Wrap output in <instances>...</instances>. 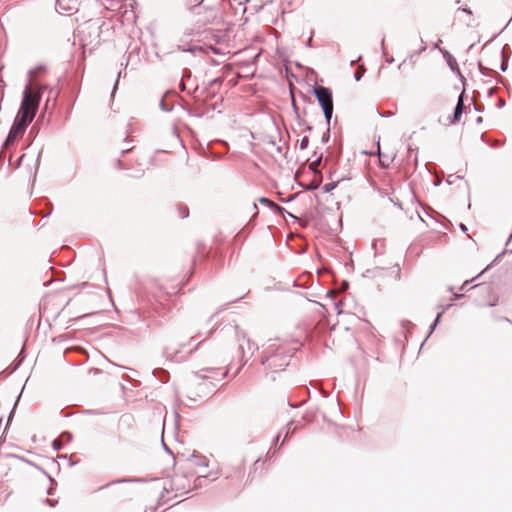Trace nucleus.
<instances>
[{
	"label": "nucleus",
	"instance_id": "nucleus-1",
	"mask_svg": "<svg viewBox=\"0 0 512 512\" xmlns=\"http://www.w3.org/2000/svg\"><path fill=\"white\" fill-rule=\"evenodd\" d=\"M297 348L287 345H269L261 356V364L265 367V378L269 381L276 380V374L285 370L290 364L291 358L296 353Z\"/></svg>",
	"mask_w": 512,
	"mask_h": 512
},
{
	"label": "nucleus",
	"instance_id": "nucleus-2",
	"mask_svg": "<svg viewBox=\"0 0 512 512\" xmlns=\"http://www.w3.org/2000/svg\"><path fill=\"white\" fill-rule=\"evenodd\" d=\"M217 476L213 474L209 475H198L192 482L187 474L175 473L168 481L163 485V492L160 494L158 502L159 504L164 503L163 498L165 493L170 491L176 492L175 497L187 494L193 489L201 488L206 485L207 480L214 481Z\"/></svg>",
	"mask_w": 512,
	"mask_h": 512
},
{
	"label": "nucleus",
	"instance_id": "nucleus-3",
	"mask_svg": "<svg viewBox=\"0 0 512 512\" xmlns=\"http://www.w3.org/2000/svg\"><path fill=\"white\" fill-rule=\"evenodd\" d=\"M46 85L33 82L31 79L25 85L17 116L32 122L38 112L40 101Z\"/></svg>",
	"mask_w": 512,
	"mask_h": 512
},
{
	"label": "nucleus",
	"instance_id": "nucleus-4",
	"mask_svg": "<svg viewBox=\"0 0 512 512\" xmlns=\"http://www.w3.org/2000/svg\"><path fill=\"white\" fill-rule=\"evenodd\" d=\"M46 85L33 82L31 79L25 85L17 116L32 122L38 112L40 101Z\"/></svg>",
	"mask_w": 512,
	"mask_h": 512
},
{
	"label": "nucleus",
	"instance_id": "nucleus-5",
	"mask_svg": "<svg viewBox=\"0 0 512 512\" xmlns=\"http://www.w3.org/2000/svg\"><path fill=\"white\" fill-rule=\"evenodd\" d=\"M231 327L234 330L235 336L237 338L236 352L233 355V359H237V361L240 363V367L235 372V375H237L241 367L244 366L248 359L253 355L254 344L251 343L250 339H248L244 333L240 336L238 326L236 324L232 325Z\"/></svg>",
	"mask_w": 512,
	"mask_h": 512
},
{
	"label": "nucleus",
	"instance_id": "nucleus-6",
	"mask_svg": "<svg viewBox=\"0 0 512 512\" xmlns=\"http://www.w3.org/2000/svg\"><path fill=\"white\" fill-rule=\"evenodd\" d=\"M244 462V459H240L234 464H231L229 468H226L225 479L229 480V487L231 492H238L243 487L242 484L244 479Z\"/></svg>",
	"mask_w": 512,
	"mask_h": 512
},
{
	"label": "nucleus",
	"instance_id": "nucleus-7",
	"mask_svg": "<svg viewBox=\"0 0 512 512\" xmlns=\"http://www.w3.org/2000/svg\"><path fill=\"white\" fill-rule=\"evenodd\" d=\"M321 109L334 107L333 91L330 87L315 84L311 89Z\"/></svg>",
	"mask_w": 512,
	"mask_h": 512
},
{
	"label": "nucleus",
	"instance_id": "nucleus-8",
	"mask_svg": "<svg viewBox=\"0 0 512 512\" xmlns=\"http://www.w3.org/2000/svg\"><path fill=\"white\" fill-rule=\"evenodd\" d=\"M30 123L31 122H28V120L16 115L13 124L8 132V135L2 145V148L5 149L8 145L13 143L18 137L23 135Z\"/></svg>",
	"mask_w": 512,
	"mask_h": 512
},
{
	"label": "nucleus",
	"instance_id": "nucleus-9",
	"mask_svg": "<svg viewBox=\"0 0 512 512\" xmlns=\"http://www.w3.org/2000/svg\"><path fill=\"white\" fill-rule=\"evenodd\" d=\"M186 469L189 470L191 476L203 475L202 470L208 467V462L205 457L197 455L193 452L191 455L185 458Z\"/></svg>",
	"mask_w": 512,
	"mask_h": 512
},
{
	"label": "nucleus",
	"instance_id": "nucleus-10",
	"mask_svg": "<svg viewBox=\"0 0 512 512\" xmlns=\"http://www.w3.org/2000/svg\"><path fill=\"white\" fill-rule=\"evenodd\" d=\"M291 424L292 422H289L287 423L286 425V428H287V431H286V434L282 440V442L279 444V441H280V438H281V432H278L272 439V443H271V448L270 450L267 452V460H271L273 459L277 453L280 451V449L282 448V446L288 442L289 438L291 437V435L294 433L295 429H291Z\"/></svg>",
	"mask_w": 512,
	"mask_h": 512
},
{
	"label": "nucleus",
	"instance_id": "nucleus-11",
	"mask_svg": "<svg viewBox=\"0 0 512 512\" xmlns=\"http://www.w3.org/2000/svg\"><path fill=\"white\" fill-rule=\"evenodd\" d=\"M185 345H182L181 347H176L173 345L166 346L163 350V355L167 360L180 363L187 359V355L191 353L193 350L190 349L187 353H184L183 347Z\"/></svg>",
	"mask_w": 512,
	"mask_h": 512
},
{
	"label": "nucleus",
	"instance_id": "nucleus-12",
	"mask_svg": "<svg viewBox=\"0 0 512 512\" xmlns=\"http://www.w3.org/2000/svg\"><path fill=\"white\" fill-rule=\"evenodd\" d=\"M253 225H250L249 223L246 224L240 231L236 233V235L233 238V245H242L247 236L249 235L250 231L252 230Z\"/></svg>",
	"mask_w": 512,
	"mask_h": 512
},
{
	"label": "nucleus",
	"instance_id": "nucleus-13",
	"mask_svg": "<svg viewBox=\"0 0 512 512\" xmlns=\"http://www.w3.org/2000/svg\"><path fill=\"white\" fill-rule=\"evenodd\" d=\"M439 52L442 54L446 64L450 68L452 72H456V69L458 68L457 61L455 57L445 48L439 49Z\"/></svg>",
	"mask_w": 512,
	"mask_h": 512
},
{
	"label": "nucleus",
	"instance_id": "nucleus-14",
	"mask_svg": "<svg viewBox=\"0 0 512 512\" xmlns=\"http://www.w3.org/2000/svg\"><path fill=\"white\" fill-rule=\"evenodd\" d=\"M222 311L219 309L217 310L208 320V324L212 325V327L209 329L208 333H211L212 331H214L215 329H217L219 327V325L221 324L222 320H223V317H222Z\"/></svg>",
	"mask_w": 512,
	"mask_h": 512
},
{
	"label": "nucleus",
	"instance_id": "nucleus-15",
	"mask_svg": "<svg viewBox=\"0 0 512 512\" xmlns=\"http://www.w3.org/2000/svg\"><path fill=\"white\" fill-rule=\"evenodd\" d=\"M507 253H510L512 254V249L508 250L507 248H505L504 250H502L495 258L494 260L488 264L475 278H479L480 276H482L485 272H487L488 270H490L496 263H498L502 257L507 254Z\"/></svg>",
	"mask_w": 512,
	"mask_h": 512
},
{
	"label": "nucleus",
	"instance_id": "nucleus-16",
	"mask_svg": "<svg viewBox=\"0 0 512 512\" xmlns=\"http://www.w3.org/2000/svg\"><path fill=\"white\" fill-rule=\"evenodd\" d=\"M464 112V107H461L460 105H455L453 109V113L449 116V122L450 124H457L460 122L462 114Z\"/></svg>",
	"mask_w": 512,
	"mask_h": 512
},
{
	"label": "nucleus",
	"instance_id": "nucleus-17",
	"mask_svg": "<svg viewBox=\"0 0 512 512\" xmlns=\"http://www.w3.org/2000/svg\"><path fill=\"white\" fill-rule=\"evenodd\" d=\"M260 462H261V457L259 456V457H257V459L254 461V463H253V467H252V469H251V470L249 471V473H248V479L253 480V479H254V477H255V474L257 473V471H258V469H259V468H261L260 473L265 469V463L263 462V463H261V464H260Z\"/></svg>",
	"mask_w": 512,
	"mask_h": 512
},
{
	"label": "nucleus",
	"instance_id": "nucleus-18",
	"mask_svg": "<svg viewBox=\"0 0 512 512\" xmlns=\"http://www.w3.org/2000/svg\"><path fill=\"white\" fill-rule=\"evenodd\" d=\"M441 320H442L441 313H437L435 319L433 320V322L429 326L428 333H427L425 339L422 342V346H424V344L426 343L427 339L433 334V332L435 331L437 326L440 324Z\"/></svg>",
	"mask_w": 512,
	"mask_h": 512
},
{
	"label": "nucleus",
	"instance_id": "nucleus-19",
	"mask_svg": "<svg viewBox=\"0 0 512 512\" xmlns=\"http://www.w3.org/2000/svg\"><path fill=\"white\" fill-rule=\"evenodd\" d=\"M153 376L159 379L162 383H166L169 380V372L162 368H156L152 372Z\"/></svg>",
	"mask_w": 512,
	"mask_h": 512
},
{
	"label": "nucleus",
	"instance_id": "nucleus-20",
	"mask_svg": "<svg viewBox=\"0 0 512 512\" xmlns=\"http://www.w3.org/2000/svg\"><path fill=\"white\" fill-rule=\"evenodd\" d=\"M325 119V124L328 130H331V120L333 117L334 107L321 109Z\"/></svg>",
	"mask_w": 512,
	"mask_h": 512
},
{
	"label": "nucleus",
	"instance_id": "nucleus-21",
	"mask_svg": "<svg viewBox=\"0 0 512 512\" xmlns=\"http://www.w3.org/2000/svg\"><path fill=\"white\" fill-rule=\"evenodd\" d=\"M313 156H315L316 158H314V160L312 162H310L309 164V169L313 172V173H316V166L320 165L322 160H323V153H317V151L314 152Z\"/></svg>",
	"mask_w": 512,
	"mask_h": 512
},
{
	"label": "nucleus",
	"instance_id": "nucleus-22",
	"mask_svg": "<svg viewBox=\"0 0 512 512\" xmlns=\"http://www.w3.org/2000/svg\"><path fill=\"white\" fill-rule=\"evenodd\" d=\"M142 481L140 478H121V479H117L115 481H112L102 487H100V489H103V488H106L110 485H113V484H119V483H132V482H140Z\"/></svg>",
	"mask_w": 512,
	"mask_h": 512
},
{
	"label": "nucleus",
	"instance_id": "nucleus-23",
	"mask_svg": "<svg viewBox=\"0 0 512 512\" xmlns=\"http://www.w3.org/2000/svg\"><path fill=\"white\" fill-rule=\"evenodd\" d=\"M189 208L187 205L181 204L177 207V215L181 219H186L189 217Z\"/></svg>",
	"mask_w": 512,
	"mask_h": 512
},
{
	"label": "nucleus",
	"instance_id": "nucleus-24",
	"mask_svg": "<svg viewBox=\"0 0 512 512\" xmlns=\"http://www.w3.org/2000/svg\"><path fill=\"white\" fill-rule=\"evenodd\" d=\"M478 69L479 72L484 76L492 77L494 76V73H496L495 70L485 67L481 62L478 63Z\"/></svg>",
	"mask_w": 512,
	"mask_h": 512
},
{
	"label": "nucleus",
	"instance_id": "nucleus-25",
	"mask_svg": "<svg viewBox=\"0 0 512 512\" xmlns=\"http://www.w3.org/2000/svg\"><path fill=\"white\" fill-rule=\"evenodd\" d=\"M339 184H340V181H331L322 187L323 192L331 193L334 189H336L338 187Z\"/></svg>",
	"mask_w": 512,
	"mask_h": 512
},
{
	"label": "nucleus",
	"instance_id": "nucleus-26",
	"mask_svg": "<svg viewBox=\"0 0 512 512\" xmlns=\"http://www.w3.org/2000/svg\"><path fill=\"white\" fill-rule=\"evenodd\" d=\"M299 392L304 393L306 395V398L303 401H301V403L298 404V405H294L290 401H288V405L290 407H292V408L299 407L300 405L304 404L306 402V400L309 398L310 391H309V389L307 387H300L299 388Z\"/></svg>",
	"mask_w": 512,
	"mask_h": 512
},
{
	"label": "nucleus",
	"instance_id": "nucleus-27",
	"mask_svg": "<svg viewBox=\"0 0 512 512\" xmlns=\"http://www.w3.org/2000/svg\"><path fill=\"white\" fill-rule=\"evenodd\" d=\"M298 185L301 186L306 191H315V190H317L320 187V183L319 182H310L307 185L298 183Z\"/></svg>",
	"mask_w": 512,
	"mask_h": 512
},
{
	"label": "nucleus",
	"instance_id": "nucleus-28",
	"mask_svg": "<svg viewBox=\"0 0 512 512\" xmlns=\"http://www.w3.org/2000/svg\"><path fill=\"white\" fill-rule=\"evenodd\" d=\"M160 108L162 111H165V112H170L172 109H173V104H168L166 102V98L165 96L162 97V99L160 100Z\"/></svg>",
	"mask_w": 512,
	"mask_h": 512
},
{
	"label": "nucleus",
	"instance_id": "nucleus-29",
	"mask_svg": "<svg viewBox=\"0 0 512 512\" xmlns=\"http://www.w3.org/2000/svg\"><path fill=\"white\" fill-rule=\"evenodd\" d=\"M493 77L495 78V80L497 81L498 84H501V85L505 86L506 88H509L508 80L505 77L501 76L497 72L494 73Z\"/></svg>",
	"mask_w": 512,
	"mask_h": 512
},
{
	"label": "nucleus",
	"instance_id": "nucleus-30",
	"mask_svg": "<svg viewBox=\"0 0 512 512\" xmlns=\"http://www.w3.org/2000/svg\"><path fill=\"white\" fill-rule=\"evenodd\" d=\"M258 201H259V203H260V204H262V205H264V206H267V207H268V208H270L271 210H272V209H273V207H274V202H273L271 199H269L268 197H264V196H262V197H260V198H259V200H258Z\"/></svg>",
	"mask_w": 512,
	"mask_h": 512
},
{
	"label": "nucleus",
	"instance_id": "nucleus-31",
	"mask_svg": "<svg viewBox=\"0 0 512 512\" xmlns=\"http://www.w3.org/2000/svg\"><path fill=\"white\" fill-rule=\"evenodd\" d=\"M481 140H482L483 142H485L486 144H488L489 146H491V147H498V146L502 145V143H501V142H498V141H490V140L488 139V137L486 136V134H485V133H483V134L481 135Z\"/></svg>",
	"mask_w": 512,
	"mask_h": 512
},
{
	"label": "nucleus",
	"instance_id": "nucleus-32",
	"mask_svg": "<svg viewBox=\"0 0 512 512\" xmlns=\"http://www.w3.org/2000/svg\"><path fill=\"white\" fill-rule=\"evenodd\" d=\"M470 289H481L483 292L489 293L491 291V285L487 283L477 284Z\"/></svg>",
	"mask_w": 512,
	"mask_h": 512
},
{
	"label": "nucleus",
	"instance_id": "nucleus-33",
	"mask_svg": "<svg viewBox=\"0 0 512 512\" xmlns=\"http://www.w3.org/2000/svg\"><path fill=\"white\" fill-rule=\"evenodd\" d=\"M364 72H365V68L364 67H361V68L357 69L354 72V75H353L354 80L357 81V82L360 81L362 79L363 75H364Z\"/></svg>",
	"mask_w": 512,
	"mask_h": 512
},
{
	"label": "nucleus",
	"instance_id": "nucleus-34",
	"mask_svg": "<svg viewBox=\"0 0 512 512\" xmlns=\"http://www.w3.org/2000/svg\"><path fill=\"white\" fill-rule=\"evenodd\" d=\"M309 145V137L308 136H303L301 138V140L299 141V149L300 150H304L308 147Z\"/></svg>",
	"mask_w": 512,
	"mask_h": 512
},
{
	"label": "nucleus",
	"instance_id": "nucleus-35",
	"mask_svg": "<svg viewBox=\"0 0 512 512\" xmlns=\"http://www.w3.org/2000/svg\"><path fill=\"white\" fill-rule=\"evenodd\" d=\"M401 326L408 332L409 330L413 329L414 324L410 320H402Z\"/></svg>",
	"mask_w": 512,
	"mask_h": 512
},
{
	"label": "nucleus",
	"instance_id": "nucleus-36",
	"mask_svg": "<svg viewBox=\"0 0 512 512\" xmlns=\"http://www.w3.org/2000/svg\"><path fill=\"white\" fill-rule=\"evenodd\" d=\"M330 137H331V130H328L326 128L325 132L323 133V135L321 137V142L323 144H327L330 141Z\"/></svg>",
	"mask_w": 512,
	"mask_h": 512
},
{
	"label": "nucleus",
	"instance_id": "nucleus-37",
	"mask_svg": "<svg viewBox=\"0 0 512 512\" xmlns=\"http://www.w3.org/2000/svg\"><path fill=\"white\" fill-rule=\"evenodd\" d=\"M465 99H466V94H465V91H462L458 98H457V102H456V105H460L461 107H464V103H465Z\"/></svg>",
	"mask_w": 512,
	"mask_h": 512
},
{
	"label": "nucleus",
	"instance_id": "nucleus-38",
	"mask_svg": "<svg viewBox=\"0 0 512 512\" xmlns=\"http://www.w3.org/2000/svg\"><path fill=\"white\" fill-rule=\"evenodd\" d=\"M419 40L421 42V47H419L418 50H415V54H422L427 49L426 43L424 42L423 38L420 35H419Z\"/></svg>",
	"mask_w": 512,
	"mask_h": 512
},
{
	"label": "nucleus",
	"instance_id": "nucleus-39",
	"mask_svg": "<svg viewBox=\"0 0 512 512\" xmlns=\"http://www.w3.org/2000/svg\"><path fill=\"white\" fill-rule=\"evenodd\" d=\"M210 386H213L214 387V384L211 382V381H208V380H204L201 384H200V387H201V390H208V392L211 391L210 389Z\"/></svg>",
	"mask_w": 512,
	"mask_h": 512
},
{
	"label": "nucleus",
	"instance_id": "nucleus-40",
	"mask_svg": "<svg viewBox=\"0 0 512 512\" xmlns=\"http://www.w3.org/2000/svg\"><path fill=\"white\" fill-rule=\"evenodd\" d=\"M59 439L63 442V441H66V442H70L72 440V434L70 432H63Z\"/></svg>",
	"mask_w": 512,
	"mask_h": 512
},
{
	"label": "nucleus",
	"instance_id": "nucleus-41",
	"mask_svg": "<svg viewBox=\"0 0 512 512\" xmlns=\"http://www.w3.org/2000/svg\"><path fill=\"white\" fill-rule=\"evenodd\" d=\"M52 447L59 451L63 448V443L60 439H55L53 442H52Z\"/></svg>",
	"mask_w": 512,
	"mask_h": 512
},
{
	"label": "nucleus",
	"instance_id": "nucleus-42",
	"mask_svg": "<svg viewBox=\"0 0 512 512\" xmlns=\"http://www.w3.org/2000/svg\"><path fill=\"white\" fill-rule=\"evenodd\" d=\"M508 69V59L506 57H503L500 63V70L502 72H506Z\"/></svg>",
	"mask_w": 512,
	"mask_h": 512
},
{
	"label": "nucleus",
	"instance_id": "nucleus-43",
	"mask_svg": "<svg viewBox=\"0 0 512 512\" xmlns=\"http://www.w3.org/2000/svg\"><path fill=\"white\" fill-rule=\"evenodd\" d=\"M376 113L382 118H390L394 115L393 112H382L378 108H376Z\"/></svg>",
	"mask_w": 512,
	"mask_h": 512
},
{
	"label": "nucleus",
	"instance_id": "nucleus-44",
	"mask_svg": "<svg viewBox=\"0 0 512 512\" xmlns=\"http://www.w3.org/2000/svg\"><path fill=\"white\" fill-rule=\"evenodd\" d=\"M452 307V304H447L445 306L443 305H437V309H440V311L438 313H441V317L443 316V314L449 310L450 308Z\"/></svg>",
	"mask_w": 512,
	"mask_h": 512
},
{
	"label": "nucleus",
	"instance_id": "nucleus-45",
	"mask_svg": "<svg viewBox=\"0 0 512 512\" xmlns=\"http://www.w3.org/2000/svg\"><path fill=\"white\" fill-rule=\"evenodd\" d=\"M456 74V76L458 77V79L461 81L462 85L465 86L466 84V79L464 77V75L461 73L459 67L456 69V72H454Z\"/></svg>",
	"mask_w": 512,
	"mask_h": 512
},
{
	"label": "nucleus",
	"instance_id": "nucleus-46",
	"mask_svg": "<svg viewBox=\"0 0 512 512\" xmlns=\"http://www.w3.org/2000/svg\"><path fill=\"white\" fill-rule=\"evenodd\" d=\"M272 210L277 212V213H279V214H284V213L287 212V210L284 207H282V206H280V205H278L276 203H274V207H273Z\"/></svg>",
	"mask_w": 512,
	"mask_h": 512
},
{
	"label": "nucleus",
	"instance_id": "nucleus-47",
	"mask_svg": "<svg viewBox=\"0 0 512 512\" xmlns=\"http://www.w3.org/2000/svg\"><path fill=\"white\" fill-rule=\"evenodd\" d=\"M201 7H206V5H205V0H200V1H199V3H198V5H195V6L192 8V10L194 11V13L199 14V13H200V12H199V9H200Z\"/></svg>",
	"mask_w": 512,
	"mask_h": 512
},
{
	"label": "nucleus",
	"instance_id": "nucleus-48",
	"mask_svg": "<svg viewBox=\"0 0 512 512\" xmlns=\"http://www.w3.org/2000/svg\"><path fill=\"white\" fill-rule=\"evenodd\" d=\"M474 110H475L476 112H478V113H482V112H484V110H485V106H484V104H483V103H479V104L474 103Z\"/></svg>",
	"mask_w": 512,
	"mask_h": 512
},
{
	"label": "nucleus",
	"instance_id": "nucleus-49",
	"mask_svg": "<svg viewBox=\"0 0 512 512\" xmlns=\"http://www.w3.org/2000/svg\"><path fill=\"white\" fill-rule=\"evenodd\" d=\"M43 69H44L43 66H38V67H36L34 69L29 70L28 74H29L30 77H33L36 73L42 71Z\"/></svg>",
	"mask_w": 512,
	"mask_h": 512
},
{
	"label": "nucleus",
	"instance_id": "nucleus-50",
	"mask_svg": "<svg viewBox=\"0 0 512 512\" xmlns=\"http://www.w3.org/2000/svg\"><path fill=\"white\" fill-rule=\"evenodd\" d=\"M381 53L385 57L388 55V51H387V48L385 46V37H383L382 40H381Z\"/></svg>",
	"mask_w": 512,
	"mask_h": 512
},
{
	"label": "nucleus",
	"instance_id": "nucleus-51",
	"mask_svg": "<svg viewBox=\"0 0 512 512\" xmlns=\"http://www.w3.org/2000/svg\"><path fill=\"white\" fill-rule=\"evenodd\" d=\"M44 502H45L46 504H48L49 506H51V507H55V506L57 505V503H58V500H56V499H49V498H46V499L44 500Z\"/></svg>",
	"mask_w": 512,
	"mask_h": 512
},
{
	"label": "nucleus",
	"instance_id": "nucleus-52",
	"mask_svg": "<svg viewBox=\"0 0 512 512\" xmlns=\"http://www.w3.org/2000/svg\"><path fill=\"white\" fill-rule=\"evenodd\" d=\"M295 119H296L298 126H300V127H303L307 123L304 119L301 118L300 115H296Z\"/></svg>",
	"mask_w": 512,
	"mask_h": 512
},
{
	"label": "nucleus",
	"instance_id": "nucleus-53",
	"mask_svg": "<svg viewBox=\"0 0 512 512\" xmlns=\"http://www.w3.org/2000/svg\"><path fill=\"white\" fill-rule=\"evenodd\" d=\"M505 105H506V101H505L503 98H500V99L498 100L497 104H496V107H497L498 109H502V108H504V107H505Z\"/></svg>",
	"mask_w": 512,
	"mask_h": 512
},
{
	"label": "nucleus",
	"instance_id": "nucleus-54",
	"mask_svg": "<svg viewBox=\"0 0 512 512\" xmlns=\"http://www.w3.org/2000/svg\"><path fill=\"white\" fill-rule=\"evenodd\" d=\"M389 200H390V202H392L395 206H397L401 210L403 209L402 203L398 199L394 200L393 198L390 197Z\"/></svg>",
	"mask_w": 512,
	"mask_h": 512
},
{
	"label": "nucleus",
	"instance_id": "nucleus-55",
	"mask_svg": "<svg viewBox=\"0 0 512 512\" xmlns=\"http://www.w3.org/2000/svg\"><path fill=\"white\" fill-rule=\"evenodd\" d=\"M292 108H293V111L295 113V116L296 115H300V113H299V106L296 104V102L294 100H292Z\"/></svg>",
	"mask_w": 512,
	"mask_h": 512
},
{
	"label": "nucleus",
	"instance_id": "nucleus-56",
	"mask_svg": "<svg viewBox=\"0 0 512 512\" xmlns=\"http://www.w3.org/2000/svg\"><path fill=\"white\" fill-rule=\"evenodd\" d=\"M83 413L85 414H90V415H99V414H102V412L98 411V410H84Z\"/></svg>",
	"mask_w": 512,
	"mask_h": 512
},
{
	"label": "nucleus",
	"instance_id": "nucleus-57",
	"mask_svg": "<svg viewBox=\"0 0 512 512\" xmlns=\"http://www.w3.org/2000/svg\"><path fill=\"white\" fill-rule=\"evenodd\" d=\"M458 11H462V12L468 14V15H472V10L469 7H467V6L459 8Z\"/></svg>",
	"mask_w": 512,
	"mask_h": 512
},
{
	"label": "nucleus",
	"instance_id": "nucleus-58",
	"mask_svg": "<svg viewBox=\"0 0 512 512\" xmlns=\"http://www.w3.org/2000/svg\"><path fill=\"white\" fill-rule=\"evenodd\" d=\"M458 226H459V228H460V230H461L462 232H464V233H466V234H467V232H468V227H467L464 223H462V222H461V223H459V225H458Z\"/></svg>",
	"mask_w": 512,
	"mask_h": 512
},
{
	"label": "nucleus",
	"instance_id": "nucleus-59",
	"mask_svg": "<svg viewBox=\"0 0 512 512\" xmlns=\"http://www.w3.org/2000/svg\"><path fill=\"white\" fill-rule=\"evenodd\" d=\"M303 127H304V131H306V132L311 133L313 131V126L308 123H306V125H304Z\"/></svg>",
	"mask_w": 512,
	"mask_h": 512
},
{
	"label": "nucleus",
	"instance_id": "nucleus-60",
	"mask_svg": "<svg viewBox=\"0 0 512 512\" xmlns=\"http://www.w3.org/2000/svg\"><path fill=\"white\" fill-rule=\"evenodd\" d=\"M248 134H251V132L247 128L241 129V136L247 137Z\"/></svg>",
	"mask_w": 512,
	"mask_h": 512
},
{
	"label": "nucleus",
	"instance_id": "nucleus-61",
	"mask_svg": "<svg viewBox=\"0 0 512 512\" xmlns=\"http://www.w3.org/2000/svg\"><path fill=\"white\" fill-rule=\"evenodd\" d=\"M497 88L496 87H492L488 90V97H492L493 94L496 92Z\"/></svg>",
	"mask_w": 512,
	"mask_h": 512
},
{
	"label": "nucleus",
	"instance_id": "nucleus-62",
	"mask_svg": "<svg viewBox=\"0 0 512 512\" xmlns=\"http://www.w3.org/2000/svg\"><path fill=\"white\" fill-rule=\"evenodd\" d=\"M473 280H474V279L466 280V281L462 284V286L460 287V289H461V290H464L465 288H467V285H468L469 283H471Z\"/></svg>",
	"mask_w": 512,
	"mask_h": 512
},
{
	"label": "nucleus",
	"instance_id": "nucleus-63",
	"mask_svg": "<svg viewBox=\"0 0 512 512\" xmlns=\"http://www.w3.org/2000/svg\"><path fill=\"white\" fill-rule=\"evenodd\" d=\"M506 49H510L507 44H505L501 50V57H505Z\"/></svg>",
	"mask_w": 512,
	"mask_h": 512
},
{
	"label": "nucleus",
	"instance_id": "nucleus-64",
	"mask_svg": "<svg viewBox=\"0 0 512 512\" xmlns=\"http://www.w3.org/2000/svg\"><path fill=\"white\" fill-rule=\"evenodd\" d=\"M394 61H395V59L393 56H388V55L386 56V62L388 64H392V63H394Z\"/></svg>",
	"mask_w": 512,
	"mask_h": 512
}]
</instances>
